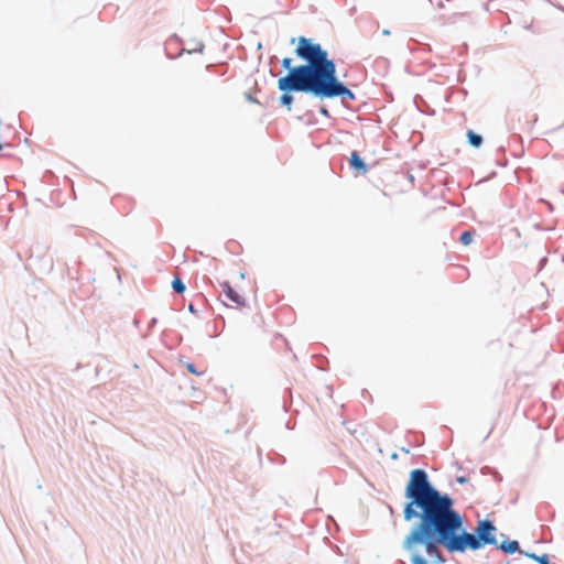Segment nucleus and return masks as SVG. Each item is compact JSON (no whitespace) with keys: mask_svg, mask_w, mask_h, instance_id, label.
<instances>
[{"mask_svg":"<svg viewBox=\"0 0 564 564\" xmlns=\"http://www.w3.org/2000/svg\"><path fill=\"white\" fill-rule=\"evenodd\" d=\"M474 231L466 230L460 235V242L464 246H469L473 242Z\"/></svg>","mask_w":564,"mask_h":564,"instance_id":"nucleus-7","label":"nucleus"},{"mask_svg":"<svg viewBox=\"0 0 564 564\" xmlns=\"http://www.w3.org/2000/svg\"><path fill=\"white\" fill-rule=\"evenodd\" d=\"M467 137H468V141H469V143H470L473 147H475V148H479V147L481 145V143H482V138H481L479 134L475 133L473 130H469V131L467 132Z\"/></svg>","mask_w":564,"mask_h":564,"instance_id":"nucleus-6","label":"nucleus"},{"mask_svg":"<svg viewBox=\"0 0 564 564\" xmlns=\"http://www.w3.org/2000/svg\"><path fill=\"white\" fill-rule=\"evenodd\" d=\"M221 289L227 299L236 304L237 307H243L246 305L245 296L238 293L228 282H223Z\"/></svg>","mask_w":564,"mask_h":564,"instance_id":"nucleus-3","label":"nucleus"},{"mask_svg":"<svg viewBox=\"0 0 564 564\" xmlns=\"http://www.w3.org/2000/svg\"><path fill=\"white\" fill-rule=\"evenodd\" d=\"M349 164L352 169L361 172L362 174H366L368 172V169L365 164V162L361 160L359 154L356 151H352L349 158Z\"/></svg>","mask_w":564,"mask_h":564,"instance_id":"nucleus-4","label":"nucleus"},{"mask_svg":"<svg viewBox=\"0 0 564 564\" xmlns=\"http://www.w3.org/2000/svg\"><path fill=\"white\" fill-rule=\"evenodd\" d=\"M283 93L284 94L280 97V102L283 106L288 107V109H290L291 105L293 102V96L289 94L290 91H283Z\"/></svg>","mask_w":564,"mask_h":564,"instance_id":"nucleus-8","label":"nucleus"},{"mask_svg":"<svg viewBox=\"0 0 564 564\" xmlns=\"http://www.w3.org/2000/svg\"><path fill=\"white\" fill-rule=\"evenodd\" d=\"M295 53L306 61V64L292 66L290 57L282 59V66L289 73L278 80V88L281 91L311 93L319 98L355 99V94L337 79L336 65L328 58L321 44L301 36Z\"/></svg>","mask_w":564,"mask_h":564,"instance_id":"nucleus-2","label":"nucleus"},{"mask_svg":"<svg viewBox=\"0 0 564 564\" xmlns=\"http://www.w3.org/2000/svg\"><path fill=\"white\" fill-rule=\"evenodd\" d=\"M405 496L410 502L404 508V519H421L403 541V547L410 553L412 564H427L424 554L433 563L443 564L445 558L440 545L451 553L476 551L487 544L498 545L497 528L489 520L478 521L475 534L463 529V519L453 509L452 498L433 488L424 470L411 471Z\"/></svg>","mask_w":564,"mask_h":564,"instance_id":"nucleus-1","label":"nucleus"},{"mask_svg":"<svg viewBox=\"0 0 564 564\" xmlns=\"http://www.w3.org/2000/svg\"><path fill=\"white\" fill-rule=\"evenodd\" d=\"M322 113H323V115H327V113H328V111H327L326 109H322Z\"/></svg>","mask_w":564,"mask_h":564,"instance_id":"nucleus-12","label":"nucleus"},{"mask_svg":"<svg viewBox=\"0 0 564 564\" xmlns=\"http://www.w3.org/2000/svg\"><path fill=\"white\" fill-rule=\"evenodd\" d=\"M501 551L512 554L519 550L518 541H503L499 545H497Z\"/></svg>","mask_w":564,"mask_h":564,"instance_id":"nucleus-5","label":"nucleus"},{"mask_svg":"<svg viewBox=\"0 0 564 564\" xmlns=\"http://www.w3.org/2000/svg\"><path fill=\"white\" fill-rule=\"evenodd\" d=\"M531 557H532L533 560H535L539 564H555V563H550L549 557H547V555H545V554H544V555H541V556H538V555H535V554H532V555H531Z\"/></svg>","mask_w":564,"mask_h":564,"instance_id":"nucleus-10","label":"nucleus"},{"mask_svg":"<svg viewBox=\"0 0 564 564\" xmlns=\"http://www.w3.org/2000/svg\"><path fill=\"white\" fill-rule=\"evenodd\" d=\"M186 369H187L191 373H193V375H196V376H200V375H203V372H202V371H197V370L195 369V367H194L192 364H187V365H186Z\"/></svg>","mask_w":564,"mask_h":564,"instance_id":"nucleus-11","label":"nucleus"},{"mask_svg":"<svg viewBox=\"0 0 564 564\" xmlns=\"http://www.w3.org/2000/svg\"><path fill=\"white\" fill-rule=\"evenodd\" d=\"M172 288L173 290L178 293V294H182L184 291H185V284L182 282L181 279L178 278H175L172 282Z\"/></svg>","mask_w":564,"mask_h":564,"instance_id":"nucleus-9","label":"nucleus"}]
</instances>
